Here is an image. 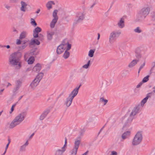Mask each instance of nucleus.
Wrapping results in <instances>:
<instances>
[{
	"mask_svg": "<svg viewBox=\"0 0 155 155\" xmlns=\"http://www.w3.org/2000/svg\"><path fill=\"white\" fill-rule=\"evenodd\" d=\"M41 31V28L38 27H37L33 30V36L34 38H37L38 36V33Z\"/></svg>",
	"mask_w": 155,
	"mask_h": 155,
	"instance_id": "16",
	"label": "nucleus"
},
{
	"mask_svg": "<svg viewBox=\"0 0 155 155\" xmlns=\"http://www.w3.org/2000/svg\"><path fill=\"white\" fill-rule=\"evenodd\" d=\"M121 31H114L111 33L109 36V41L110 43L114 42V40L118 38L121 34Z\"/></svg>",
	"mask_w": 155,
	"mask_h": 155,
	"instance_id": "9",
	"label": "nucleus"
},
{
	"mask_svg": "<svg viewBox=\"0 0 155 155\" xmlns=\"http://www.w3.org/2000/svg\"><path fill=\"white\" fill-rule=\"evenodd\" d=\"M31 23L32 25H34L35 26L37 25V23L33 19L31 18Z\"/></svg>",
	"mask_w": 155,
	"mask_h": 155,
	"instance_id": "38",
	"label": "nucleus"
},
{
	"mask_svg": "<svg viewBox=\"0 0 155 155\" xmlns=\"http://www.w3.org/2000/svg\"><path fill=\"white\" fill-rule=\"evenodd\" d=\"M8 144H10V142H11V141H10V138H8Z\"/></svg>",
	"mask_w": 155,
	"mask_h": 155,
	"instance_id": "62",
	"label": "nucleus"
},
{
	"mask_svg": "<svg viewBox=\"0 0 155 155\" xmlns=\"http://www.w3.org/2000/svg\"><path fill=\"white\" fill-rule=\"evenodd\" d=\"M4 89H1L0 90V93L1 94L3 92V91H4Z\"/></svg>",
	"mask_w": 155,
	"mask_h": 155,
	"instance_id": "58",
	"label": "nucleus"
},
{
	"mask_svg": "<svg viewBox=\"0 0 155 155\" xmlns=\"http://www.w3.org/2000/svg\"><path fill=\"white\" fill-rule=\"evenodd\" d=\"M69 55L70 53L68 51H65L63 54V57L64 59H66L68 58V57L69 56Z\"/></svg>",
	"mask_w": 155,
	"mask_h": 155,
	"instance_id": "29",
	"label": "nucleus"
},
{
	"mask_svg": "<svg viewBox=\"0 0 155 155\" xmlns=\"http://www.w3.org/2000/svg\"><path fill=\"white\" fill-rule=\"evenodd\" d=\"M5 8L8 10H9L11 8V6L6 5L5 6Z\"/></svg>",
	"mask_w": 155,
	"mask_h": 155,
	"instance_id": "48",
	"label": "nucleus"
},
{
	"mask_svg": "<svg viewBox=\"0 0 155 155\" xmlns=\"http://www.w3.org/2000/svg\"><path fill=\"white\" fill-rule=\"evenodd\" d=\"M152 94V92L148 94L147 96L141 102V104H140V106H141V108H142L144 104L146 102L148 98L150 97V96Z\"/></svg>",
	"mask_w": 155,
	"mask_h": 155,
	"instance_id": "18",
	"label": "nucleus"
},
{
	"mask_svg": "<svg viewBox=\"0 0 155 155\" xmlns=\"http://www.w3.org/2000/svg\"><path fill=\"white\" fill-rule=\"evenodd\" d=\"M81 85L80 84L78 87H77L74 89L69 94L67 97L64 102V104L68 107L71 105L72 100L74 97L77 94L79 89L81 86Z\"/></svg>",
	"mask_w": 155,
	"mask_h": 155,
	"instance_id": "4",
	"label": "nucleus"
},
{
	"mask_svg": "<svg viewBox=\"0 0 155 155\" xmlns=\"http://www.w3.org/2000/svg\"><path fill=\"white\" fill-rule=\"evenodd\" d=\"M136 57L137 58V60H139V61L140 59L141 58V54H136Z\"/></svg>",
	"mask_w": 155,
	"mask_h": 155,
	"instance_id": "43",
	"label": "nucleus"
},
{
	"mask_svg": "<svg viewBox=\"0 0 155 155\" xmlns=\"http://www.w3.org/2000/svg\"><path fill=\"white\" fill-rule=\"evenodd\" d=\"M16 105V104H15L12 106V107L11 108V111L9 112L10 114H11L12 113V112L14 110V108L15 107Z\"/></svg>",
	"mask_w": 155,
	"mask_h": 155,
	"instance_id": "41",
	"label": "nucleus"
},
{
	"mask_svg": "<svg viewBox=\"0 0 155 155\" xmlns=\"http://www.w3.org/2000/svg\"><path fill=\"white\" fill-rule=\"evenodd\" d=\"M26 115L25 112H22L19 114L10 123L9 128L12 129L19 124L24 119Z\"/></svg>",
	"mask_w": 155,
	"mask_h": 155,
	"instance_id": "2",
	"label": "nucleus"
},
{
	"mask_svg": "<svg viewBox=\"0 0 155 155\" xmlns=\"http://www.w3.org/2000/svg\"><path fill=\"white\" fill-rule=\"evenodd\" d=\"M67 139L66 138H65V141H64V144L62 147L63 148L65 149L66 150V147H67Z\"/></svg>",
	"mask_w": 155,
	"mask_h": 155,
	"instance_id": "39",
	"label": "nucleus"
},
{
	"mask_svg": "<svg viewBox=\"0 0 155 155\" xmlns=\"http://www.w3.org/2000/svg\"><path fill=\"white\" fill-rule=\"evenodd\" d=\"M6 151L7 150H5V151L3 153V154L2 155H4L5 154V153L6 152Z\"/></svg>",
	"mask_w": 155,
	"mask_h": 155,
	"instance_id": "64",
	"label": "nucleus"
},
{
	"mask_svg": "<svg viewBox=\"0 0 155 155\" xmlns=\"http://www.w3.org/2000/svg\"><path fill=\"white\" fill-rule=\"evenodd\" d=\"M52 4H54V3L53 1H51L48 2L46 5L48 9H50L51 8V5Z\"/></svg>",
	"mask_w": 155,
	"mask_h": 155,
	"instance_id": "27",
	"label": "nucleus"
},
{
	"mask_svg": "<svg viewBox=\"0 0 155 155\" xmlns=\"http://www.w3.org/2000/svg\"><path fill=\"white\" fill-rule=\"evenodd\" d=\"M11 86H12V84L8 82V84L6 86V87L7 88L8 87Z\"/></svg>",
	"mask_w": 155,
	"mask_h": 155,
	"instance_id": "50",
	"label": "nucleus"
},
{
	"mask_svg": "<svg viewBox=\"0 0 155 155\" xmlns=\"http://www.w3.org/2000/svg\"><path fill=\"white\" fill-rule=\"evenodd\" d=\"M81 141V137L79 136L75 140L73 148L70 152V155H76Z\"/></svg>",
	"mask_w": 155,
	"mask_h": 155,
	"instance_id": "6",
	"label": "nucleus"
},
{
	"mask_svg": "<svg viewBox=\"0 0 155 155\" xmlns=\"http://www.w3.org/2000/svg\"><path fill=\"white\" fill-rule=\"evenodd\" d=\"M66 150L63 147L57 148L55 151L54 155H62Z\"/></svg>",
	"mask_w": 155,
	"mask_h": 155,
	"instance_id": "15",
	"label": "nucleus"
},
{
	"mask_svg": "<svg viewBox=\"0 0 155 155\" xmlns=\"http://www.w3.org/2000/svg\"><path fill=\"white\" fill-rule=\"evenodd\" d=\"M67 45V48L66 51H68L71 49V45L69 44L68 43V44L66 45Z\"/></svg>",
	"mask_w": 155,
	"mask_h": 155,
	"instance_id": "44",
	"label": "nucleus"
},
{
	"mask_svg": "<svg viewBox=\"0 0 155 155\" xmlns=\"http://www.w3.org/2000/svg\"><path fill=\"white\" fill-rule=\"evenodd\" d=\"M27 46V42L25 41L22 43L21 46L19 47V49L20 50H22L24 49Z\"/></svg>",
	"mask_w": 155,
	"mask_h": 155,
	"instance_id": "25",
	"label": "nucleus"
},
{
	"mask_svg": "<svg viewBox=\"0 0 155 155\" xmlns=\"http://www.w3.org/2000/svg\"><path fill=\"white\" fill-rule=\"evenodd\" d=\"M0 47L1 48H5V45H0Z\"/></svg>",
	"mask_w": 155,
	"mask_h": 155,
	"instance_id": "61",
	"label": "nucleus"
},
{
	"mask_svg": "<svg viewBox=\"0 0 155 155\" xmlns=\"http://www.w3.org/2000/svg\"><path fill=\"white\" fill-rule=\"evenodd\" d=\"M151 65L152 66V67L151 68V70H153V68L155 66V62H153L151 63Z\"/></svg>",
	"mask_w": 155,
	"mask_h": 155,
	"instance_id": "46",
	"label": "nucleus"
},
{
	"mask_svg": "<svg viewBox=\"0 0 155 155\" xmlns=\"http://www.w3.org/2000/svg\"><path fill=\"white\" fill-rule=\"evenodd\" d=\"M22 82L19 80H17L15 82V87L13 91L15 92L18 90L21 86Z\"/></svg>",
	"mask_w": 155,
	"mask_h": 155,
	"instance_id": "17",
	"label": "nucleus"
},
{
	"mask_svg": "<svg viewBox=\"0 0 155 155\" xmlns=\"http://www.w3.org/2000/svg\"><path fill=\"white\" fill-rule=\"evenodd\" d=\"M9 144H8H8H7L6 147H5V150H7Z\"/></svg>",
	"mask_w": 155,
	"mask_h": 155,
	"instance_id": "54",
	"label": "nucleus"
},
{
	"mask_svg": "<svg viewBox=\"0 0 155 155\" xmlns=\"http://www.w3.org/2000/svg\"><path fill=\"white\" fill-rule=\"evenodd\" d=\"M153 89H154V90L153 91V92L155 93V86L153 87Z\"/></svg>",
	"mask_w": 155,
	"mask_h": 155,
	"instance_id": "63",
	"label": "nucleus"
},
{
	"mask_svg": "<svg viewBox=\"0 0 155 155\" xmlns=\"http://www.w3.org/2000/svg\"><path fill=\"white\" fill-rule=\"evenodd\" d=\"M21 43V41L19 39H17L16 41V44L17 45H19Z\"/></svg>",
	"mask_w": 155,
	"mask_h": 155,
	"instance_id": "45",
	"label": "nucleus"
},
{
	"mask_svg": "<svg viewBox=\"0 0 155 155\" xmlns=\"http://www.w3.org/2000/svg\"><path fill=\"white\" fill-rule=\"evenodd\" d=\"M85 15L84 12H79L77 13L73 23V25H75L82 21L84 18Z\"/></svg>",
	"mask_w": 155,
	"mask_h": 155,
	"instance_id": "8",
	"label": "nucleus"
},
{
	"mask_svg": "<svg viewBox=\"0 0 155 155\" xmlns=\"http://www.w3.org/2000/svg\"><path fill=\"white\" fill-rule=\"evenodd\" d=\"M58 11L57 10H55L53 13V16L54 17L53 19H55L58 20V17L57 15Z\"/></svg>",
	"mask_w": 155,
	"mask_h": 155,
	"instance_id": "31",
	"label": "nucleus"
},
{
	"mask_svg": "<svg viewBox=\"0 0 155 155\" xmlns=\"http://www.w3.org/2000/svg\"><path fill=\"white\" fill-rule=\"evenodd\" d=\"M26 32H21L19 38L22 39L24 38L25 37Z\"/></svg>",
	"mask_w": 155,
	"mask_h": 155,
	"instance_id": "34",
	"label": "nucleus"
},
{
	"mask_svg": "<svg viewBox=\"0 0 155 155\" xmlns=\"http://www.w3.org/2000/svg\"><path fill=\"white\" fill-rule=\"evenodd\" d=\"M139 61V60L136 59L133 60L129 64L128 66L129 67L131 68L134 67L135 65Z\"/></svg>",
	"mask_w": 155,
	"mask_h": 155,
	"instance_id": "21",
	"label": "nucleus"
},
{
	"mask_svg": "<svg viewBox=\"0 0 155 155\" xmlns=\"http://www.w3.org/2000/svg\"><path fill=\"white\" fill-rule=\"evenodd\" d=\"M66 47V44H61L59 45L57 49L56 52L58 54L62 53L65 49Z\"/></svg>",
	"mask_w": 155,
	"mask_h": 155,
	"instance_id": "11",
	"label": "nucleus"
},
{
	"mask_svg": "<svg viewBox=\"0 0 155 155\" xmlns=\"http://www.w3.org/2000/svg\"><path fill=\"white\" fill-rule=\"evenodd\" d=\"M21 56V53L19 51L11 54L8 58L9 64L15 66L17 69H20L22 66V61L20 59Z\"/></svg>",
	"mask_w": 155,
	"mask_h": 155,
	"instance_id": "1",
	"label": "nucleus"
},
{
	"mask_svg": "<svg viewBox=\"0 0 155 155\" xmlns=\"http://www.w3.org/2000/svg\"><path fill=\"white\" fill-rule=\"evenodd\" d=\"M47 33L48 39L50 41L51 40L54 34V31L51 29H49L47 31Z\"/></svg>",
	"mask_w": 155,
	"mask_h": 155,
	"instance_id": "14",
	"label": "nucleus"
},
{
	"mask_svg": "<svg viewBox=\"0 0 155 155\" xmlns=\"http://www.w3.org/2000/svg\"><path fill=\"white\" fill-rule=\"evenodd\" d=\"M95 50H90L88 53V55L89 57H92L94 56V52Z\"/></svg>",
	"mask_w": 155,
	"mask_h": 155,
	"instance_id": "33",
	"label": "nucleus"
},
{
	"mask_svg": "<svg viewBox=\"0 0 155 155\" xmlns=\"http://www.w3.org/2000/svg\"><path fill=\"white\" fill-rule=\"evenodd\" d=\"M43 76V73L40 72L37 75L30 84V86L32 88H35L38 84L39 82L42 79Z\"/></svg>",
	"mask_w": 155,
	"mask_h": 155,
	"instance_id": "7",
	"label": "nucleus"
},
{
	"mask_svg": "<svg viewBox=\"0 0 155 155\" xmlns=\"http://www.w3.org/2000/svg\"><path fill=\"white\" fill-rule=\"evenodd\" d=\"M127 73H129V72L127 71H124L122 73V75L123 77L125 76Z\"/></svg>",
	"mask_w": 155,
	"mask_h": 155,
	"instance_id": "42",
	"label": "nucleus"
},
{
	"mask_svg": "<svg viewBox=\"0 0 155 155\" xmlns=\"http://www.w3.org/2000/svg\"><path fill=\"white\" fill-rule=\"evenodd\" d=\"M150 9L149 7L142 8L138 12L136 20L137 21H140L144 19L149 14Z\"/></svg>",
	"mask_w": 155,
	"mask_h": 155,
	"instance_id": "3",
	"label": "nucleus"
},
{
	"mask_svg": "<svg viewBox=\"0 0 155 155\" xmlns=\"http://www.w3.org/2000/svg\"><path fill=\"white\" fill-rule=\"evenodd\" d=\"M34 135V133H33V134H32L30 136V137H29V139H31L33 137V136Z\"/></svg>",
	"mask_w": 155,
	"mask_h": 155,
	"instance_id": "51",
	"label": "nucleus"
},
{
	"mask_svg": "<svg viewBox=\"0 0 155 155\" xmlns=\"http://www.w3.org/2000/svg\"><path fill=\"white\" fill-rule=\"evenodd\" d=\"M35 61V59L33 57H30L28 60V63L29 64H31Z\"/></svg>",
	"mask_w": 155,
	"mask_h": 155,
	"instance_id": "28",
	"label": "nucleus"
},
{
	"mask_svg": "<svg viewBox=\"0 0 155 155\" xmlns=\"http://www.w3.org/2000/svg\"><path fill=\"white\" fill-rule=\"evenodd\" d=\"M88 153V151H87L86 152L83 154L82 155H86Z\"/></svg>",
	"mask_w": 155,
	"mask_h": 155,
	"instance_id": "59",
	"label": "nucleus"
},
{
	"mask_svg": "<svg viewBox=\"0 0 155 155\" xmlns=\"http://www.w3.org/2000/svg\"><path fill=\"white\" fill-rule=\"evenodd\" d=\"M117 152H116V151H113L111 152V155H117Z\"/></svg>",
	"mask_w": 155,
	"mask_h": 155,
	"instance_id": "47",
	"label": "nucleus"
},
{
	"mask_svg": "<svg viewBox=\"0 0 155 155\" xmlns=\"http://www.w3.org/2000/svg\"><path fill=\"white\" fill-rule=\"evenodd\" d=\"M14 32H15L16 33H18V32L15 29H14L13 30Z\"/></svg>",
	"mask_w": 155,
	"mask_h": 155,
	"instance_id": "60",
	"label": "nucleus"
},
{
	"mask_svg": "<svg viewBox=\"0 0 155 155\" xmlns=\"http://www.w3.org/2000/svg\"><path fill=\"white\" fill-rule=\"evenodd\" d=\"M38 40L40 41H42L43 40L44 38V36L43 35L41 34H38Z\"/></svg>",
	"mask_w": 155,
	"mask_h": 155,
	"instance_id": "35",
	"label": "nucleus"
},
{
	"mask_svg": "<svg viewBox=\"0 0 155 155\" xmlns=\"http://www.w3.org/2000/svg\"><path fill=\"white\" fill-rule=\"evenodd\" d=\"M58 20L53 19L50 24V27L51 28H53L54 27L55 25L57 22Z\"/></svg>",
	"mask_w": 155,
	"mask_h": 155,
	"instance_id": "24",
	"label": "nucleus"
},
{
	"mask_svg": "<svg viewBox=\"0 0 155 155\" xmlns=\"http://www.w3.org/2000/svg\"><path fill=\"white\" fill-rule=\"evenodd\" d=\"M40 9H38L37 11L36 12V13H38L39 12H40Z\"/></svg>",
	"mask_w": 155,
	"mask_h": 155,
	"instance_id": "57",
	"label": "nucleus"
},
{
	"mask_svg": "<svg viewBox=\"0 0 155 155\" xmlns=\"http://www.w3.org/2000/svg\"><path fill=\"white\" fill-rule=\"evenodd\" d=\"M90 60L88 61L87 64H85L82 66V68L85 69H88L90 66Z\"/></svg>",
	"mask_w": 155,
	"mask_h": 155,
	"instance_id": "32",
	"label": "nucleus"
},
{
	"mask_svg": "<svg viewBox=\"0 0 155 155\" xmlns=\"http://www.w3.org/2000/svg\"><path fill=\"white\" fill-rule=\"evenodd\" d=\"M108 100L106 99H104L103 97L101 98L100 99V102L102 104L105 105L107 102Z\"/></svg>",
	"mask_w": 155,
	"mask_h": 155,
	"instance_id": "30",
	"label": "nucleus"
},
{
	"mask_svg": "<svg viewBox=\"0 0 155 155\" xmlns=\"http://www.w3.org/2000/svg\"><path fill=\"white\" fill-rule=\"evenodd\" d=\"M28 4L25 2L21 1L20 2V9L21 11L25 12L27 9V6Z\"/></svg>",
	"mask_w": 155,
	"mask_h": 155,
	"instance_id": "12",
	"label": "nucleus"
},
{
	"mask_svg": "<svg viewBox=\"0 0 155 155\" xmlns=\"http://www.w3.org/2000/svg\"><path fill=\"white\" fill-rule=\"evenodd\" d=\"M49 111H46L44 112V113L41 115L40 117V119L41 120H43L47 115Z\"/></svg>",
	"mask_w": 155,
	"mask_h": 155,
	"instance_id": "23",
	"label": "nucleus"
},
{
	"mask_svg": "<svg viewBox=\"0 0 155 155\" xmlns=\"http://www.w3.org/2000/svg\"><path fill=\"white\" fill-rule=\"evenodd\" d=\"M5 48H6L7 49H9L10 48V46L9 45H5Z\"/></svg>",
	"mask_w": 155,
	"mask_h": 155,
	"instance_id": "53",
	"label": "nucleus"
},
{
	"mask_svg": "<svg viewBox=\"0 0 155 155\" xmlns=\"http://www.w3.org/2000/svg\"><path fill=\"white\" fill-rule=\"evenodd\" d=\"M142 139V135L141 132H138L135 135L133 139L132 143L133 145L139 144L141 142Z\"/></svg>",
	"mask_w": 155,
	"mask_h": 155,
	"instance_id": "10",
	"label": "nucleus"
},
{
	"mask_svg": "<svg viewBox=\"0 0 155 155\" xmlns=\"http://www.w3.org/2000/svg\"><path fill=\"white\" fill-rule=\"evenodd\" d=\"M130 131H127L125 132H124L122 135L121 138L122 139L125 140L128 138L130 135Z\"/></svg>",
	"mask_w": 155,
	"mask_h": 155,
	"instance_id": "20",
	"label": "nucleus"
},
{
	"mask_svg": "<svg viewBox=\"0 0 155 155\" xmlns=\"http://www.w3.org/2000/svg\"><path fill=\"white\" fill-rule=\"evenodd\" d=\"M135 32L137 33H140L141 32V30L140 29L139 27H137L136 28L134 29Z\"/></svg>",
	"mask_w": 155,
	"mask_h": 155,
	"instance_id": "37",
	"label": "nucleus"
},
{
	"mask_svg": "<svg viewBox=\"0 0 155 155\" xmlns=\"http://www.w3.org/2000/svg\"><path fill=\"white\" fill-rule=\"evenodd\" d=\"M39 40L37 39H32L30 42V45H33L35 44L37 45H38L40 44V42Z\"/></svg>",
	"mask_w": 155,
	"mask_h": 155,
	"instance_id": "22",
	"label": "nucleus"
},
{
	"mask_svg": "<svg viewBox=\"0 0 155 155\" xmlns=\"http://www.w3.org/2000/svg\"><path fill=\"white\" fill-rule=\"evenodd\" d=\"M141 106L140 104L136 105L133 108L127 119L128 122H131L133 119L134 116L141 110Z\"/></svg>",
	"mask_w": 155,
	"mask_h": 155,
	"instance_id": "5",
	"label": "nucleus"
},
{
	"mask_svg": "<svg viewBox=\"0 0 155 155\" xmlns=\"http://www.w3.org/2000/svg\"><path fill=\"white\" fill-rule=\"evenodd\" d=\"M31 70V69L30 68H27V69L26 70V71L28 72V71H30Z\"/></svg>",
	"mask_w": 155,
	"mask_h": 155,
	"instance_id": "52",
	"label": "nucleus"
},
{
	"mask_svg": "<svg viewBox=\"0 0 155 155\" xmlns=\"http://www.w3.org/2000/svg\"><path fill=\"white\" fill-rule=\"evenodd\" d=\"M145 62H144L143 64L140 65V68L139 69V71H138V73H139L140 72V71L141 70L144 66L145 65Z\"/></svg>",
	"mask_w": 155,
	"mask_h": 155,
	"instance_id": "40",
	"label": "nucleus"
},
{
	"mask_svg": "<svg viewBox=\"0 0 155 155\" xmlns=\"http://www.w3.org/2000/svg\"><path fill=\"white\" fill-rule=\"evenodd\" d=\"M28 144V140H27L26 143L23 145L21 146L20 148V150L21 151H24L25 150V147Z\"/></svg>",
	"mask_w": 155,
	"mask_h": 155,
	"instance_id": "26",
	"label": "nucleus"
},
{
	"mask_svg": "<svg viewBox=\"0 0 155 155\" xmlns=\"http://www.w3.org/2000/svg\"><path fill=\"white\" fill-rule=\"evenodd\" d=\"M41 66L39 64H37L33 68L32 71V73L33 74H35L38 72L41 69Z\"/></svg>",
	"mask_w": 155,
	"mask_h": 155,
	"instance_id": "13",
	"label": "nucleus"
},
{
	"mask_svg": "<svg viewBox=\"0 0 155 155\" xmlns=\"http://www.w3.org/2000/svg\"><path fill=\"white\" fill-rule=\"evenodd\" d=\"M149 75H147V76L145 77L142 80V82H146L148 81L149 80Z\"/></svg>",
	"mask_w": 155,
	"mask_h": 155,
	"instance_id": "36",
	"label": "nucleus"
},
{
	"mask_svg": "<svg viewBox=\"0 0 155 155\" xmlns=\"http://www.w3.org/2000/svg\"><path fill=\"white\" fill-rule=\"evenodd\" d=\"M100 38V34L98 33V37L97 38V40H98Z\"/></svg>",
	"mask_w": 155,
	"mask_h": 155,
	"instance_id": "55",
	"label": "nucleus"
},
{
	"mask_svg": "<svg viewBox=\"0 0 155 155\" xmlns=\"http://www.w3.org/2000/svg\"><path fill=\"white\" fill-rule=\"evenodd\" d=\"M152 18L153 20H155V13L153 16Z\"/></svg>",
	"mask_w": 155,
	"mask_h": 155,
	"instance_id": "56",
	"label": "nucleus"
},
{
	"mask_svg": "<svg viewBox=\"0 0 155 155\" xmlns=\"http://www.w3.org/2000/svg\"><path fill=\"white\" fill-rule=\"evenodd\" d=\"M142 82H140L138 84L136 87L137 88H138L142 84Z\"/></svg>",
	"mask_w": 155,
	"mask_h": 155,
	"instance_id": "49",
	"label": "nucleus"
},
{
	"mask_svg": "<svg viewBox=\"0 0 155 155\" xmlns=\"http://www.w3.org/2000/svg\"><path fill=\"white\" fill-rule=\"evenodd\" d=\"M117 25L120 28H122L124 27V20L123 18H121L119 21L117 23Z\"/></svg>",
	"mask_w": 155,
	"mask_h": 155,
	"instance_id": "19",
	"label": "nucleus"
}]
</instances>
